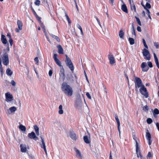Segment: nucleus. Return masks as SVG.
Wrapping results in <instances>:
<instances>
[{
    "label": "nucleus",
    "mask_w": 159,
    "mask_h": 159,
    "mask_svg": "<svg viewBox=\"0 0 159 159\" xmlns=\"http://www.w3.org/2000/svg\"><path fill=\"white\" fill-rule=\"evenodd\" d=\"M61 90L66 95L71 96L73 93L72 88L66 83H63L61 84Z\"/></svg>",
    "instance_id": "f257e3e1"
},
{
    "label": "nucleus",
    "mask_w": 159,
    "mask_h": 159,
    "mask_svg": "<svg viewBox=\"0 0 159 159\" xmlns=\"http://www.w3.org/2000/svg\"><path fill=\"white\" fill-rule=\"evenodd\" d=\"M134 83L135 84V90L136 91H138V88H141L144 85L140 79L137 77H135Z\"/></svg>",
    "instance_id": "f03ea898"
},
{
    "label": "nucleus",
    "mask_w": 159,
    "mask_h": 159,
    "mask_svg": "<svg viewBox=\"0 0 159 159\" xmlns=\"http://www.w3.org/2000/svg\"><path fill=\"white\" fill-rule=\"evenodd\" d=\"M1 57L3 64L6 66L8 65L9 62L8 54L7 52H5Z\"/></svg>",
    "instance_id": "7ed1b4c3"
},
{
    "label": "nucleus",
    "mask_w": 159,
    "mask_h": 159,
    "mask_svg": "<svg viewBox=\"0 0 159 159\" xmlns=\"http://www.w3.org/2000/svg\"><path fill=\"white\" fill-rule=\"evenodd\" d=\"M143 54L144 58L148 60L150 59L151 57L149 52L145 48L143 50Z\"/></svg>",
    "instance_id": "20e7f679"
},
{
    "label": "nucleus",
    "mask_w": 159,
    "mask_h": 159,
    "mask_svg": "<svg viewBox=\"0 0 159 159\" xmlns=\"http://www.w3.org/2000/svg\"><path fill=\"white\" fill-rule=\"evenodd\" d=\"M6 101L7 102H10L13 101V97L12 94L9 92L5 93Z\"/></svg>",
    "instance_id": "39448f33"
},
{
    "label": "nucleus",
    "mask_w": 159,
    "mask_h": 159,
    "mask_svg": "<svg viewBox=\"0 0 159 159\" xmlns=\"http://www.w3.org/2000/svg\"><path fill=\"white\" fill-rule=\"evenodd\" d=\"M140 93L142 94L146 98H147L148 97V94L147 92V90L144 85L140 88L139 89Z\"/></svg>",
    "instance_id": "423d86ee"
},
{
    "label": "nucleus",
    "mask_w": 159,
    "mask_h": 159,
    "mask_svg": "<svg viewBox=\"0 0 159 159\" xmlns=\"http://www.w3.org/2000/svg\"><path fill=\"white\" fill-rule=\"evenodd\" d=\"M65 62L66 66L68 67L71 71H73L74 70V67L70 59L66 60Z\"/></svg>",
    "instance_id": "0eeeda50"
},
{
    "label": "nucleus",
    "mask_w": 159,
    "mask_h": 159,
    "mask_svg": "<svg viewBox=\"0 0 159 159\" xmlns=\"http://www.w3.org/2000/svg\"><path fill=\"white\" fill-rule=\"evenodd\" d=\"M66 78L67 80L70 83H73L75 80L76 79V77L75 75L74 77L71 74H68L67 75Z\"/></svg>",
    "instance_id": "6e6552de"
},
{
    "label": "nucleus",
    "mask_w": 159,
    "mask_h": 159,
    "mask_svg": "<svg viewBox=\"0 0 159 159\" xmlns=\"http://www.w3.org/2000/svg\"><path fill=\"white\" fill-rule=\"evenodd\" d=\"M74 149L76 157L79 159H84V157L80 151L75 148H74Z\"/></svg>",
    "instance_id": "1a4fd4ad"
},
{
    "label": "nucleus",
    "mask_w": 159,
    "mask_h": 159,
    "mask_svg": "<svg viewBox=\"0 0 159 159\" xmlns=\"http://www.w3.org/2000/svg\"><path fill=\"white\" fill-rule=\"evenodd\" d=\"M64 70L63 67V66H61V68L60 75V79L62 80H64L65 79V74H64Z\"/></svg>",
    "instance_id": "9d476101"
},
{
    "label": "nucleus",
    "mask_w": 159,
    "mask_h": 159,
    "mask_svg": "<svg viewBox=\"0 0 159 159\" xmlns=\"http://www.w3.org/2000/svg\"><path fill=\"white\" fill-rule=\"evenodd\" d=\"M28 136L31 139H33L35 140L38 139V138L36 136L35 133L33 132L29 133L28 135Z\"/></svg>",
    "instance_id": "9b49d317"
},
{
    "label": "nucleus",
    "mask_w": 159,
    "mask_h": 159,
    "mask_svg": "<svg viewBox=\"0 0 159 159\" xmlns=\"http://www.w3.org/2000/svg\"><path fill=\"white\" fill-rule=\"evenodd\" d=\"M141 67L143 71L146 72L148 70V67L147 66L146 62H143L141 65Z\"/></svg>",
    "instance_id": "f8f14e48"
},
{
    "label": "nucleus",
    "mask_w": 159,
    "mask_h": 159,
    "mask_svg": "<svg viewBox=\"0 0 159 159\" xmlns=\"http://www.w3.org/2000/svg\"><path fill=\"white\" fill-rule=\"evenodd\" d=\"M61 15L64 18H65L67 20L69 24L71 23V20H70L68 16L67 15L66 12L65 11H63V13Z\"/></svg>",
    "instance_id": "ddd939ff"
},
{
    "label": "nucleus",
    "mask_w": 159,
    "mask_h": 159,
    "mask_svg": "<svg viewBox=\"0 0 159 159\" xmlns=\"http://www.w3.org/2000/svg\"><path fill=\"white\" fill-rule=\"evenodd\" d=\"M17 110V108L15 107H10L8 110V113L10 114L11 113H14Z\"/></svg>",
    "instance_id": "4468645a"
},
{
    "label": "nucleus",
    "mask_w": 159,
    "mask_h": 159,
    "mask_svg": "<svg viewBox=\"0 0 159 159\" xmlns=\"http://www.w3.org/2000/svg\"><path fill=\"white\" fill-rule=\"evenodd\" d=\"M75 105L79 109L82 106V101L80 98H79L76 99L75 102Z\"/></svg>",
    "instance_id": "2eb2a0df"
},
{
    "label": "nucleus",
    "mask_w": 159,
    "mask_h": 159,
    "mask_svg": "<svg viewBox=\"0 0 159 159\" xmlns=\"http://www.w3.org/2000/svg\"><path fill=\"white\" fill-rule=\"evenodd\" d=\"M109 59L110 60V62L111 64H113L115 63V59L113 55L111 53H110L108 56Z\"/></svg>",
    "instance_id": "dca6fc26"
},
{
    "label": "nucleus",
    "mask_w": 159,
    "mask_h": 159,
    "mask_svg": "<svg viewBox=\"0 0 159 159\" xmlns=\"http://www.w3.org/2000/svg\"><path fill=\"white\" fill-rule=\"evenodd\" d=\"M148 132L146 133V137L148 141V144L150 145L151 144L152 141L151 140V135L148 132V130H147Z\"/></svg>",
    "instance_id": "f3484780"
},
{
    "label": "nucleus",
    "mask_w": 159,
    "mask_h": 159,
    "mask_svg": "<svg viewBox=\"0 0 159 159\" xmlns=\"http://www.w3.org/2000/svg\"><path fill=\"white\" fill-rule=\"evenodd\" d=\"M21 151L23 152H25L27 151L26 146L25 145L21 144L20 145Z\"/></svg>",
    "instance_id": "a211bd4d"
},
{
    "label": "nucleus",
    "mask_w": 159,
    "mask_h": 159,
    "mask_svg": "<svg viewBox=\"0 0 159 159\" xmlns=\"http://www.w3.org/2000/svg\"><path fill=\"white\" fill-rule=\"evenodd\" d=\"M70 137L73 140H76L77 139L75 134L73 131H71L70 134Z\"/></svg>",
    "instance_id": "6ab92c4d"
},
{
    "label": "nucleus",
    "mask_w": 159,
    "mask_h": 159,
    "mask_svg": "<svg viewBox=\"0 0 159 159\" xmlns=\"http://www.w3.org/2000/svg\"><path fill=\"white\" fill-rule=\"evenodd\" d=\"M58 48V52L59 54H63V49L60 45H58L57 46Z\"/></svg>",
    "instance_id": "aec40b11"
},
{
    "label": "nucleus",
    "mask_w": 159,
    "mask_h": 159,
    "mask_svg": "<svg viewBox=\"0 0 159 159\" xmlns=\"http://www.w3.org/2000/svg\"><path fill=\"white\" fill-rule=\"evenodd\" d=\"M1 40L2 43L4 44H6L7 43V41L6 39V37L3 35H2L1 36Z\"/></svg>",
    "instance_id": "412c9836"
},
{
    "label": "nucleus",
    "mask_w": 159,
    "mask_h": 159,
    "mask_svg": "<svg viewBox=\"0 0 159 159\" xmlns=\"http://www.w3.org/2000/svg\"><path fill=\"white\" fill-rule=\"evenodd\" d=\"M154 59L155 60V62L156 63V64L157 66V67H158V68H159V63L158 62V59L156 55V54L154 53Z\"/></svg>",
    "instance_id": "4be33fe9"
},
{
    "label": "nucleus",
    "mask_w": 159,
    "mask_h": 159,
    "mask_svg": "<svg viewBox=\"0 0 159 159\" xmlns=\"http://www.w3.org/2000/svg\"><path fill=\"white\" fill-rule=\"evenodd\" d=\"M154 59L155 60V62L156 63V64L157 66V67H158V68H159V63L158 62V59L156 55V54L154 53Z\"/></svg>",
    "instance_id": "5701e85b"
},
{
    "label": "nucleus",
    "mask_w": 159,
    "mask_h": 159,
    "mask_svg": "<svg viewBox=\"0 0 159 159\" xmlns=\"http://www.w3.org/2000/svg\"><path fill=\"white\" fill-rule=\"evenodd\" d=\"M84 142L87 143H89L90 142V138H88L87 136H85L84 137Z\"/></svg>",
    "instance_id": "b1692460"
},
{
    "label": "nucleus",
    "mask_w": 159,
    "mask_h": 159,
    "mask_svg": "<svg viewBox=\"0 0 159 159\" xmlns=\"http://www.w3.org/2000/svg\"><path fill=\"white\" fill-rule=\"evenodd\" d=\"M17 24L18 28L20 30H22V23L21 21L18 20L17 22Z\"/></svg>",
    "instance_id": "393cba45"
},
{
    "label": "nucleus",
    "mask_w": 159,
    "mask_h": 159,
    "mask_svg": "<svg viewBox=\"0 0 159 159\" xmlns=\"http://www.w3.org/2000/svg\"><path fill=\"white\" fill-rule=\"evenodd\" d=\"M121 9L124 12H125L126 13H128V11L127 9V7L126 5L125 4H123L121 6Z\"/></svg>",
    "instance_id": "a878e982"
},
{
    "label": "nucleus",
    "mask_w": 159,
    "mask_h": 159,
    "mask_svg": "<svg viewBox=\"0 0 159 159\" xmlns=\"http://www.w3.org/2000/svg\"><path fill=\"white\" fill-rule=\"evenodd\" d=\"M34 129L35 132L36 134L39 136V128L36 125H35L34 126Z\"/></svg>",
    "instance_id": "bb28decb"
},
{
    "label": "nucleus",
    "mask_w": 159,
    "mask_h": 159,
    "mask_svg": "<svg viewBox=\"0 0 159 159\" xmlns=\"http://www.w3.org/2000/svg\"><path fill=\"white\" fill-rule=\"evenodd\" d=\"M141 4L145 9H147V8L150 9L151 8V6L148 2H146L145 6L143 5L142 3H141Z\"/></svg>",
    "instance_id": "cd10ccee"
},
{
    "label": "nucleus",
    "mask_w": 159,
    "mask_h": 159,
    "mask_svg": "<svg viewBox=\"0 0 159 159\" xmlns=\"http://www.w3.org/2000/svg\"><path fill=\"white\" fill-rule=\"evenodd\" d=\"M41 141L42 143L40 144L42 148H43L46 147L45 143L42 137H41Z\"/></svg>",
    "instance_id": "c85d7f7f"
},
{
    "label": "nucleus",
    "mask_w": 159,
    "mask_h": 159,
    "mask_svg": "<svg viewBox=\"0 0 159 159\" xmlns=\"http://www.w3.org/2000/svg\"><path fill=\"white\" fill-rule=\"evenodd\" d=\"M136 153L137 155V157L138 158L140 157L141 159H144L143 158L141 155L140 150H138L137 151H136Z\"/></svg>",
    "instance_id": "c756f323"
},
{
    "label": "nucleus",
    "mask_w": 159,
    "mask_h": 159,
    "mask_svg": "<svg viewBox=\"0 0 159 159\" xmlns=\"http://www.w3.org/2000/svg\"><path fill=\"white\" fill-rule=\"evenodd\" d=\"M6 73L7 74L10 76H11L12 74V72L11 70L9 68H8L7 70H6Z\"/></svg>",
    "instance_id": "7c9ffc66"
},
{
    "label": "nucleus",
    "mask_w": 159,
    "mask_h": 159,
    "mask_svg": "<svg viewBox=\"0 0 159 159\" xmlns=\"http://www.w3.org/2000/svg\"><path fill=\"white\" fill-rule=\"evenodd\" d=\"M19 129L22 131H26V128L25 126L20 125L19 126Z\"/></svg>",
    "instance_id": "2f4dec72"
},
{
    "label": "nucleus",
    "mask_w": 159,
    "mask_h": 159,
    "mask_svg": "<svg viewBox=\"0 0 159 159\" xmlns=\"http://www.w3.org/2000/svg\"><path fill=\"white\" fill-rule=\"evenodd\" d=\"M124 33L122 30H120L119 32V36L122 39H124Z\"/></svg>",
    "instance_id": "473e14b6"
},
{
    "label": "nucleus",
    "mask_w": 159,
    "mask_h": 159,
    "mask_svg": "<svg viewBox=\"0 0 159 159\" xmlns=\"http://www.w3.org/2000/svg\"><path fill=\"white\" fill-rule=\"evenodd\" d=\"M59 111L58 113L60 114H63V111L62 110V106L61 105H60L59 107Z\"/></svg>",
    "instance_id": "72a5a7b5"
},
{
    "label": "nucleus",
    "mask_w": 159,
    "mask_h": 159,
    "mask_svg": "<svg viewBox=\"0 0 159 159\" xmlns=\"http://www.w3.org/2000/svg\"><path fill=\"white\" fill-rule=\"evenodd\" d=\"M55 62L56 63V64L59 66L61 67V66H62L61 64V62L58 59H56V60H54Z\"/></svg>",
    "instance_id": "f704fd0d"
},
{
    "label": "nucleus",
    "mask_w": 159,
    "mask_h": 159,
    "mask_svg": "<svg viewBox=\"0 0 159 159\" xmlns=\"http://www.w3.org/2000/svg\"><path fill=\"white\" fill-rule=\"evenodd\" d=\"M77 27L81 31V34L82 36H83L84 35L83 32L82 30V27L80 25L78 24L77 25Z\"/></svg>",
    "instance_id": "c9c22d12"
},
{
    "label": "nucleus",
    "mask_w": 159,
    "mask_h": 159,
    "mask_svg": "<svg viewBox=\"0 0 159 159\" xmlns=\"http://www.w3.org/2000/svg\"><path fill=\"white\" fill-rule=\"evenodd\" d=\"M129 43L131 45H133L134 44V40L133 38H129Z\"/></svg>",
    "instance_id": "e433bc0d"
},
{
    "label": "nucleus",
    "mask_w": 159,
    "mask_h": 159,
    "mask_svg": "<svg viewBox=\"0 0 159 159\" xmlns=\"http://www.w3.org/2000/svg\"><path fill=\"white\" fill-rule=\"evenodd\" d=\"M115 117L117 122V125L120 124V121L118 119V116L116 115H115Z\"/></svg>",
    "instance_id": "4c0bfd02"
},
{
    "label": "nucleus",
    "mask_w": 159,
    "mask_h": 159,
    "mask_svg": "<svg viewBox=\"0 0 159 159\" xmlns=\"http://www.w3.org/2000/svg\"><path fill=\"white\" fill-rule=\"evenodd\" d=\"M135 18H136V21H137V23L140 26H141L142 25H141V21H140L139 18L136 16H135Z\"/></svg>",
    "instance_id": "58836bf2"
},
{
    "label": "nucleus",
    "mask_w": 159,
    "mask_h": 159,
    "mask_svg": "<svg viewBox=\"0 0 159 159\" xmlns=\"http://www.w3.org/2000/svg\"><path fill=\"white\" fill-rule=\"evenodd\" d=\"M131 9L132 10H134V12L136 11V7L135 6L133 3H132V5H130Z\"/></svg>",
    "instance_id": "ea45409f"
},
{
    "label": "nucleus",
    "mask_w": 159,
    "mask_h": 159,
    "mask_svg": "<svg viewBox=\"0 0 159 159\" xmlns=\"http://www.w3.org/2000/svg\"><path fill=\"white\" fill-rule=\"evenodd\" d=\"M51 36L53 38L57 40V41L58 42H59L60 41V39H59V38L57 36H56L53 35V34H51Z\"/></svg>",
    "instance_id": "a19ab883"
},
{
    "label": "nucleus",
    "mask_w": 159,
    "mask_h": 159,
    "mask_svg": "<svg viewBox=\"0 0 159 159\" xmlns=\"http://www.w3.org/2000/svg\"><path fill=\"white\" fill-rule=\"evenodd\" d=\"M147 122L148 124H151L152 122V120L151 118H148L147 120Z\"/></svg>",
    "instance_id": "79ce46f5"
},
{
    "label": "nucleus",
    "mask_w": 159,
    "mask_h": 159,
    "mask_svg": "<svg viewBox=\"0 0 159 159\" xmlns=\"http://www.w3.org/2000/svg\"><path fill=\"white\" fill-rule=\"evenodd\" d=\"M154 114H159V111L157 108L155 109L153 111Z\"/></svg>",
    "instance_id": "37998d69"
},
{
    "label": "nucleus",
    "mask_w": 159,
    "mask_h": 159,
    "mask_svg": "<svg viewBox=\"0 0 159 159\" xmlns=\"http://www.w3.org/2000/svg\"><path fill=\"white\" fill-rule=\"evenodd\" d=\"M136 151H138V150H139V145L138 144V142L137 140H136Z\"/></svg>",
    "instance_id": "c03bdc74"
},
{
    "label": "nucleus",
    "mask_w": 159,
    "mask_h": 159,
    "mask_svg": "<svg viewBox=\"0 0 159 159\" xmlns=\"http://www.w3.org/2000/svg\"><path fill=\"white\" fill-rule=\"evenodd\" d=\"M95 18H96V20H97V22H98V24H99V25L100 27L101 28H102V26H101V24L99 20L98 19L97 17H95Z\"/></svg>",
    "instance_id": "a18cd8bd"
},
{
    "label": "nucleus",
    "mask_w": 159,
    "mask_h": 159,
    "mask_svg": "<svg viewBox=\"0 0 159 159\" xmlns=\"http://www.w3.org/2000/svg\"><path fill=\"white\" fill-rule=\"evenodd\" d=\"M143 45L145 47L147 48L148 47L146 44L145 41L144 39H143Z\"/></svg>",
    "instance_id": "49530a36"
},
{
    "label": "nucleus",
    "mask_w": 159,
    "mask_h": 159,
    "mask_svg": "<svg viewBox=\"0 0 159 159\" xmlns=\"http://www.w3.org/2000/svg\"><path fill=\"white\" fill-rule=\"evenodd\" d=\"M40 1L39 0H36L35 4L36 5L39 6L40 5Z\"/></svg>",
    "instance_id": "de8ad7c7"
},
{
    "label": "nucleus",
    "mask_w": 159,
    "mask_h": 159,
    "mask_svg": "<svg viewBox=\"0 0 159 159\" xmlns=\"http://www.w3.org/2000/svg\"><path fill=\"white\" fill-rule=\"evenodd\" d=\"M143 110L145 111H148V106L147 105L144 106L143 108Z\"/></svg>",
    "instance_id": "09e8293b"
},
{
    "label": "nucleus",
    "mask_w": 159,
    "mask_h": 159,
    "mask_svg": "<svg viewBox=\"0 0 159 159\" xmlns=\"http://www.w3.org/2000/svg\"><path fill=\"white\" fill-rule=\"evenodd\" d=\"M34 61L36 62V64L37 65H39V60H38V57H36L35 58H34Z\"/></svg>",
    "instance_id": "8fccbe9b"
},
{
    "label": "nucleus",
    "mask_w": 159,
    "mask_h": 159,
    "mask_svg": "<svg viewBox=\"0 0 159 159\" xmlns=\"http://www.w3.org/2000/svg\"><path fill=\"white\" fill-rule=\"evenodd\" d=\"M154 46L157 48H159V44L157 43H154Z\"/></svg>",
    "instance_id": "3c124183"
},
{
    "label": "nucleus",
    "mask_w": 159,
    "mask_h": 159,
    "mask_svg": "<svg viewBox=\"0 0 159 159\" xmlns=\"http://www.w3.org/2000/svg\"><path fill=\"white\" fill-rule=\"evenodd\" d=\"M120 124L117 125V128H118V131L119 132L120 137Z\"/></svg>",
    "instance_id": "603ef678"
},
{
    "label": "nucleus",
    "mask_w": 159,
    "mask_h": 159,
    "mask_svg": "<svg viewBox=\"0 0 159 159\" xmlns=\"http://www.w3.org/2000/svg\"><path fill=\"white\" fill-rule=\"evenodd\" d=\"M132 29H133V32H132V34H133L135 36V30L134 29L133 25H132Z\"/></svg>",
    "instance_id": "864d4df0"
},
{
    "label": "nucleus",
    "mask_w": 159,
    "mask_h": 159,
    "mask_svg": "<svg viewBox=\"0 0 159 159\" xmlns=\"http://www.w3.org/2000/svg\"><path fill=\"white\" fill-rule=\"evenodd\" d=\"M86 95L89 99H91V96H90V94L88 92H87L86 93Z\"/></svg>",
    "instance_id": "5fc2aeb1"
},
{
    "label": "nucleus",
    "mask_w": 159,
    "mask_h": 159,
    "mask_svg": "<svg viewBox=\"0 0 159 159\" xmlns=\"http://www.w3.org/2000/svg\"><path fill=\"white\" fill-rule=\"evenodd\" d=\"M11 84L13 86H15L16 84V82L13 80H12L11 81Z\"/></svg>",
    "instance_id": "6e6d98bb"
},
{
    "label": "nucleus",
    "mask_w": 159,
    "mask_h": 159,
    "mask_svg": "<svg viewBox=\"0 0 159 159\" xmlns=\"http://www.w3.org/2000/svg\"><path fill=\"white\" fill-rule=\"evenodd\" d=\"M148 66L150 68H152V63L151 62L149 61L148 62Z\"/></svg>",
    "instance_id": "4d7b16f0"
},
{
    "label": "nucleus",
    "mask_w": 159,
    "mask_h": 159,
    "mask_svg": "<svg viewBox=\"0 0 159 159\" xmlns=\"http://www.w3.org/2000/svg\"><path fill=\"white\" fill-rule=\"evenodd\" d=\"M53 58L54 60L58 59V58H57V54H54L53 55Z\"/></svg>",
    "instance_id": "13d9d810"
},
{
    "label": "nucleus",
    "mask_w": 159,
    "mask_h": 159,
    "mask_svg": "<svg viewBox=\"0 0 159 159\" xmlns=\"http://www.w3.org/2000/svg\"><path fill=\"white\" fill-rule=\"evenodd\" d=\"M9 41L10 43V45L11 46L13 43V40L11 39H9Z\"/></svg>",
    "instance_id": "bf43d9fd"
},
{
    "label": "nucleus",
    "mask_w": 159,
    "mask_h": 159,
    "mask_svg": "<svg viewBox=\"0 0 159 159\" xmlns=\"http://www.w3.org/2000/svg\"><path fill=\"white\" fill-rule=\"evenodd\" d=\"M52 71L51 70H50L49 71V75L50 77H51L52 76Z\"/></svg>",
    "instance_id": "052dcab7"
},
{
    "label": "nucleus",
    "mask_w": 159,
    "mask_h": 159,
    "mask_svg": "<svg viewBox=\"0 0 159 159\" xmlns=\"http://www.w3.org/2000/svg\"><path fill=\"white\" fill-rule=\"evenodd\" d=\"M137 30L141 32V27L139 26H138L137 28Z\"/></svg>",
    "instance_id": "680f3d73"
},
{
    "label": "nucleus",
    "mask_w": 159,
    "mask_h": 159,
    "mask_svg": "<svg viewBox=\"0 0 159 159\" xmlns=\"http://www.w3.org/2000/svg\"><path fill=\"white\" fill-rule=\"evenodd\" d=\"M84 73H85V77H86V80H87V81H88V83H89V81L88 80V78L87 76V75L85 73V71H84Z\"/></svg>",
    "instance_id": "e2e57ef3"
},
{
    "label": "nucleus",
    "mask_w": 159,
    "mask_h": 159,
    "mask_svg": "<svg viewBox=\"0 0 159 159\" xmlns=\"http://www.w3.org/2000/svg\"><path fill=\"white\" fill-rule=\"evenodd\" d=\"M45 35H46V38H47V39L49 43H51V41H50V40L49 39V38H48V36H47V35H46V34H45Z\"/></svg>",
    "instance_id": "0e129e2a"
},
{
    "label": "nucleus",
    "mask_w": 159,
    "mask_h": 159,
    "mask_svg": "<svg viewBox=\"0 0 159 159\" xmlns=\"http://www.w3.org/2000/svg\"><path fill=\"white\" fill-rule=\"evenodd\" d=\"M156 126L157 128V129L159 131V123H157L156 124Z\"/></svg>",
    "instance_id": "69168bd1"
},
{
    "label": "nucleus",
    "mask_w": 159,
    "mask_h": 159,
    "mask_svg": "<svg viewBox=\"0 0 159 159\" xmlns=\"http://www.w3.org/2000/svg\"><path fill=\"white\" fill-rule=\"evenodd\" d=\"M20 30H19V29H18L17 28H16L15 29V31H16V32H17V33H19L20 32Z\"/></svg>",
    "instance_id": "338daca9"
},
{
    "label": "nucleus",
    "mask_w": 159,
    "mask_h": 159,
    "mask_svg": "<svg viewBox=\"0 0 159 159\" xmlns=\"http://www.w3.org/2000/svg\"><path fill=\"white\" fill-rule=\"evenodd\" d=\"M147 156L149 157H152V154L150 152H148Z\"/></svg>",
    "instance_id": "774afa93"
}]
</instances>
